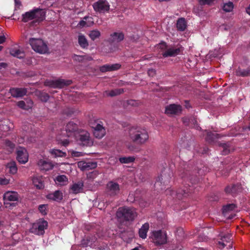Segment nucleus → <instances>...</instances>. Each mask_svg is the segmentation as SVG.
<instances>
[{
    "label": "nucleus",
    "instance_id": "1",
    "mask_svg": "<svg viewBox=\"0 0 250 250\" xmlns=\"http://www.w3.org/2000/svg\"><path fill=\"white\" fill-rule=\"evenodd\" d=\"M178 171L182 180L183 185L182 188L179 189L177 192V197L180 199L183 196H188V193L193 191L194 185L198 183V178L194 174L196 172L191 171L189 166L185 162Z\"/></svg>",
    "mask_w": 250,
    "mask_h": 250
},
{
    "label": "nucleus",
    "instance_id": "2",
    "mask_svg": "<svg viewBox=\"0 0 250 250\" xmlns=\"http://www.w3.org/2000/svg\"><path fill=\"white\" fill-rule=\"evenodd\" d=\"M131 141L139 146L144 145L148 140L149 135L146 129L140 126H133L128 130Z\"/></svg>",
    "mask_w": 250,
    "mask_h": 250
},
{
    "label": "nucleus",
    "instance_id": "3",
    "mask_svg": "<svg viewBox=\"0 0 250 250\" xmlns=\"http://www.w3.org/2000/svg\"><path fill=\"white\" fill-rule=\"evenodd\" d=\"M116 215L119 218L129 221L134 220L137 216V213L134 208L125 206L119 208Z\"/></svg>",
    "mask_w": 250,
    "mask_h": 250
},
{
    "label": "nucleus",
    "instance_id": "4",
    "mask_svg": "<svg viewBox=\"0 0 250 250\" xmlns=\"http://www.w3.org/2000/svg\"><path fill=\"white\" fill-rule=\"evenodd\" d=\"M28 42L32 48L37 53L43 54L46 53L48 48L46 43L40 38H30Z\"/></svg>",
    "mask_w": 250,
    "mask_h": 250
},
{
    "label": "nucleus",
    "instance_id": "5",
    "mask_svg": "<svg viewBox=\"0 0 250 250\" xmlns=\"http://www.w3.org/2000/svg\"><path fill=\"white\" fill-rule=\"evenodd\" d=\"M48 223L44 220H39L37 222L33 223L29 229L31 233L38 235L44 234V230L47 229Z\"/></svg>",
    "mask_w": 250,
    "mask_h": 250
},
{
    "label": "nucleus",
    "instance_id": "6",
    "mask_svg": "<svg viewBox=\"0 0 250 250\" xmlns=\"http://www.w3.org/2000/svg\"><path fill=\"white\" fill-rule=\"evenodd\" d=\"M151 237L156 246L164 245L167 241V233L161 230L153 231Z\"/></svg>",
    "mask_w": 250,
    "mask_h": 250
},
{
    "label": "nucleus",
    "instance_id": "7",
    "mask_svg": "<svg viewBox=\"0 0 250 250\" xmlns=\"http://www.w3.org/2000/svg\"><path fill=\"white\" fill-rule=\"evenodd\" d=\"M77 140L80 142L81 145L90 146L93 145V141L90 139L89 133L85 130H80L76 135Z\"/></svg>",
    "mask_w": 250,
    "mask_h": 250
},
{
    "label": "nucleus",
    "instance_id": "8",
    "mask_svg": "<svg viewBox=\"0 0 250 250\" xmlns=\"http://www.w3.org/2000/svg\"><path fill=\"white\" fill-rule=\"evenodd\" d=\"M171 177L169 174L163 172L159 176L154 184L155 188L157 190H164L166 188L165 186L167 185L170 181Z\"/></svg>",
    "mask_w": 250,
    "mask_h": 250
},
{
    "label": "nucleus",
    "instance_id": "9",
    "mask_svg": "<svg viewBox=\"0 0 250 250\" xmlns=\"http://www.w3.org/2000/svg\"><path fill=\"white\" fill-rule=\"evenodd\" d=\"M18 199L19 194L17 192L7 191L3 195L4 204L6 208L15 206V204L10 203L9 202L18 201Z\"/></svg>",
    "mask_w": 250,
    "mask_h": 250
},
{
    "label": "nucleus",
    "instance_id": "10",
    "mask_svg": "<svg viewBox=\"0 0 250 250\" xmlns=\"http://www.w3.org/2000/svg\"><path fill=\"white\" fill-rule=\"evenodd\" d=\"M92 6L95 12L100 13L108 12L110 8V5L106 0H98Z\"/></svg>",
    "mask_w": 250,
    "mask_h": 250
},
{
    "label": "nucleus",
    "instance_id": "11",
    "mask_svg": "<svg viewBox=\"0 0 250 250\" xmlns=\"http://www.w3.org/2000/svg\"><path fill=\"white\" fill-rule=\"evenodd\" d=\"M72 83L71 80H64L63 79H59L56 81H45L44 84L53 88H61L65 86L70 85Z\"/></svg>",
    "mask_w": 250,
    "mask_h": 250
},
{
    "label": "nucleus",
    "instance_id": "12",
    "mask_svg": "<svg viewBox=\"0 0 250 250\" xmlns=\"http://www.w3.org/2000/svg\"><path fill=\"white\" fill-rule=\"evenodd\" d=\"M78 130V125L73 121H70L65 125L64 134L68 137L76 136Z\"/></svg>",
    "mask_w": 250,
    "mask_h": 250
},
{
    "label": "nucleus",
    "instance_id": "13",
    "mask_svg": "<svg viewBox=\"0 0 250 250\" xmlns=\"http://www.w3.org/2000/svg\"><path fill=\"white\" fill-rule=\"evenodd\" d=\"M106 188L107 194L110 196L117 195L120 190L119 185L113 181H110L107 184Z\"/></svg>",
    "mask_w": 250,
    "mask_h": 250
},
{
    "label": "nucleus",
    "instance_id": "14",
    "mask_svg": "<svg viewBox=\"0 0 250 250\" xmlns=\"http://www.w3.org/2000/svg\"><path fill=\"white\" fill-rule=\"evenodd\" d=\"M17 160L21 164H25L28 161V154L26 150L22 147H19L17 150Z\"/></svg>",
    "mask_w": 250,
    "mask_h": 250
},
{
    "label": "nucleus",
    "instance_id": "15",
    "mask_svg": "<svg viewBox=\"0 0 250 250\" xmlns=\"http://www.w3.org/2000/svg\"><path fill=\"white\" fill-rule=\"evenodd\" d=\"M33 11L34 20L32 21L33 23H39L45 20L46 13L42 9L36 8L33 9Z\"/></svg>",
    "mask_w": 250,
    "mask_h": 250
},
{
    "label": "nucleus",
    "instance_id": "16",
    "mask_svg": "<svg viewBox=\"0 0 250 250\" xmlns=\"http://www.w3.org/2000/svg\"><path fill=\"white\" fill-rule=\"evenodd\" d=\"M183 51V47L181 46L177 47H169L163 53V56L165 58L174 57L180 54Z\"/></svg>",
    "mask_w": 250,
    "mask_h": 250
},
{
    "label": "nucleus",
    "instance_id": "17",
    "mask_svg": "<svg viewBox=\"0 0 250 250\" xmlns=\"http://www.w3.org/2000/svg\"><path fill=\"white\" fill-rule=\"evenodd\" d=\"M94 136L98 139H101L105 134V129L103 125L100 123H96L92 126Z\"/></svg>",
    "mask_w": 250,
    "mask_h": 250
},
{
    "label": "nucleus",
    "instance_id": "18",
    "mask_svg": "<svg viewBox=\"0 0 250 250\" xmlns=\"http://www.w3.org/2000/svg\"><path fill=\"white\" fill-rule=\"evenodd\" d=\"M125 39V34L123 32L117 31L111 33L107 41L110 43H119Z\"/></svg>",
    "mask_w": 250,
    "mask_h": 250
},
{
    "label": "nucleus",
    "instance_id": "19",
    "mask_svg": "<svg viewBox=\"0 0 250 250\" xmlns=\"http://www.w3.org/2000/svg\"><path fill=\"white\" fill-rule=\"evenodd\" d=\"M181 105L176 104H170L165 108V113L167 115H177L182 112Z\"/></svg>",
    "mask_w": 250,
    "mask_h": 250
},
{
    "label": "nucleus",
    "instance_id": "20",
    "mask_svg": "<svg viewBox=\"0 0 250 250\" xmlns=\"http://www.w3.org/2000/svg\"><path fill=\"white\" fill-rule=\"evenodd\" d=\"M9 92L14 98H21L26 95L27 93V89L26 88H10Z\"/></svg>",
    "mask_w": 250,
    "mask_h": 250
},
{
    "label": "nucleus",
    "instance_id": "21",
    "mask_svg": "<svg viewBox=\"0 0 250 250\" xmlns=\"http://www.w3.org/2000/svg\"><path fill=\"white\" fill-rule=\"evenodd\" d=\"M78 167L83 171L94 169L97 166L96 162L91 161H80L78 163Z\"/></svg>",
    "mask_w": 250,
    "mask_h": 250
},
{
    "label": "nucleus",
    "instance_id": "22",
    "mask_svg": "<svg viewBox=\"0 0 250 250\" xmlns=\"http://www.w3.org/2000/svg\"><path fill=\"white\" fill-rule=\"evenodd\" d=\"M237 76L246 77L250 76V64L247 68H245L243 64L239 66L235 71Z\"/></svg>",
    "mask_w": 250,
    "mask_h": 250
},
{
    "label": "nucleus",
    "instance_id": "23",
    "mask_svg": "<svg viewBox=\"0 0 250 250\" xmlns=\"http://www.w3.org/2000/svg\"><path fill=\"white\" fill-rule=\"evenodd\" d=\"M46 197L47 199L61 202L63 199L62 193L60 190H56L54 192L50 193L46 195Z\"/></svg>",
    "mask_w": 250,
    "mask_h": 250
},
{
    "label": "nucleus",
    "instance_id": "24",
    "mask_svg": "<svg viewBox=\"0 0 250 250\" xmlns=\"http://www.w3.org/2000/svg\"><path fill=\"white\" fill-rule=\"evenodd\" d=\"M241 185L239 183L236 184H231L228 186L225 189L226 193L231 194L232 195L236 194L241 190Z\"/></svg>",
    "mask_w": 250,
    "mask_h": 250
},
{
    "label": "nucleus",
    "instance_id": "25",
    "mask_svg": "<svg viewBox=\"0 0 250 250\" xmlns=\"http://www.w3.org/2000/svg\"><path fill=\"white\" fill-rule=\"evenodd\" d=\"M34 186L39 189H42L44 188V178L42 176H35L32 179Z\"/></svg>",
    "mask_w": 250,
    "mask_h": 250
},
{
    "label": "nucleus",
    "instance_id": "26",
    "mask_svg": "<svg viewBox=\"0 0 250 250\" xmlns=\"http://www.w3.org/2000/svg\"><path fill=\"white\" fill-rule=\"evenodd\" d=\"M38 165L42 171H48L53 168V165L51 162L42 159L39 161Z\"/></svg>",
    "mask_w": 250,
    "mask_h": 250
},
{
    "label": "nucleus",
    "instance_id": "27",
    "mask_svg": "<svg viewBox=\"0 0 250 250\" xmlns=\"http://www.w3.org/2000/svg\"><path fill=\"white\" fill-rule=\"evenodd\" d=\"M78 42L83 49H87L89 46L88 42L84 35L80 34L78 36Z\"/></svg>",
    "mask_w": 250,
    "mask_h": 250
},
{
    "label": "nucleus",
    "instance_id": "28",
    "mask_svg": "<svg viewBox=\"0 0 250 250\" xmlns=\"http://www.w3.org/2000/svg\"><path fill=\"white\" fill-rule=\"evenodd\" d=\"M231 237L232 236L229 234H226L223 235H222L221 239V241L218 242L219 248L221 249L224 248L226 246L225 242L230 243L231 240Z\"/></svg>",
    "mask_w": 250,
    "mask_h": 250
},
{
    "label": "nucleus",
    "instance_id": "29",
    "mask_svg": "<svg viewBox=\"0 0 250 250\" xmlns=\"http://www.w3.org/2000/svg\"><path fill=\"white\" fill-rule=\"evenodd\" d=\"M149 225L148 223H146L139 229V235L142 239H145L147 236V232L149 229Z\"/></svg>",
    "mask_w": 250,
    "mask_h": 250
},
{
    "label": "nucleus",
    "instance_id": "30",
    "mask_svg": "<svg viewBox=\"0 0 250 250\" xmlns=\"http://www.w3.org/2000/svg\"><path fill=\"white\" fill-rule=\"evenodd\" d=\"M83 183L82 182H79L74 183L71 187V189L73 193L77 194L82 192L83 190Z\"/></svg>",
    "mask_w": 250,
    "mask_h": 250
},
{
    "label": "nucleus",
    "instance_id": "31",
    "mask_svg": "<svg viewBox=\"0 0 250 250\" xmlns=\"http://www.w3.org/2000/svg\"><path fill=\"white\" fill-rule=\"evenodd\" d=\"M220 138V134L217 133H214L211 131H208L207 133L206 137V140L208 143L211 144L215 142V139Z\"/></svg>",
    "mask_w": 250,
    "mask_h": 250
},
{
    "label": "nucleus",
    "instance_id": "32",
    "mask_svg": "<svg viewBox=\"0 0 250 250\" xmlns=\"http://www.w3.org/2000/svg\"><path fill=\"white\" fill-rule=\"evenodd\" d=\"M177 30L180 31H184L187 28V22L184 18H179L176 23Z\"/></svg>",
    "mask_w": 250,
    "mask_h": 250
},
{
    "label": "nucleus",
    "instance_id": "33",
    "mask_svg": "<svg viewBox=\"0 0 250 250\" xmlns=\"http://www.w3.org/2000/svg\"><path fill=\"white\" fill-rule=\"evenodd\" d=\"M72 58L74 61L82 62H85V61H90L92 60L91 57L87 55L80 56L74 54Z\"/></svg>",
    "mask_w": 250,
    "mask_h": 250
},
{
    "label": "nucleus",
    "instance_id": "34",
    "mask_svg": "<svg viewBox=\"0 0 250 250\" xmlns=\"http://www.w3.org/2000/svg\"><path fill=\"white\" fill-rule=\"evenodd\" d=\"M10 54L12 56L19 59L23 58L24 56V53L23 51L15 47L10 49Z\"/></svg>",
    "mask_w": 250,
    "mask_h": 250
},
{
    "label": "nucleus",
    "instance_id": "35",
    "mask_svg": "<svg viewBox=\"0 0 250 250\" xmlns=\"http://www.w3.org/2000/svg\"><path fill=\"white\" fill-rule=\"evenodd\" d=\"M33 20H34V13L33 9L22 14L21 21L22 22H27L29 21Z\"/></svg>",
    "mask_w": 250,
    "mask_h": 250
},
{
    "label": "nucleus",
    "instance_id": "36",
    "mask_svg": "<svg viewBox=\"0 0 250 250\" xmlns=\"http://www.w3.org/2000/svg\"><path fill=\"white\" fill-rule=\"evenodd\" d=\"M50 153L55 157H63L66 156V153L62 150L57 149H52L50 150Z\"/></svg>",
    "mask_w": 250,
    "mask_h": 250
},
{
    "label": "nucleus",
    "instance_id": "37",
    "mask_svg": "<svg viewBox=\"0 0 250 250\" xmlns=\"http://www.w3.org/2000/svg\"><path fill=\"white\" fill-rule=\"evenodd\" d=\"M7 167L9 169V171L12 174H15L17 172L18 168L15 162L8 163Z\"/></svg>",
    "mask_w": 250,
    "mask_h": 250
},
{
    "label": "nucleus",
    "instance_id": "38",
    "mask_svg": "<svg viewBox=\"0 0 250 250\" xmlns=\"http://www.w3.org/2000/svg\"><path fill=\"white\" fill-rule=\"evenodd\" d=\"M218 146L223 148L222 154L226 155L228 154L230 151L229 149V145L227 143H218Z\"/></svg>",
    "mask_w": 250,
    "mask_h": 250
},
{
    "label": "nucleus",
    "instance_id": "39",
    "mask_svg": "<svg viewBox=\"0 0 250 250\" xmlns=\"http://www.w3.org/2000/svg\"><path fill=\"white\" fill-rule=\"evenodd\" d=\"M236 208V206L234 204H229L225 205L222 208V213L224 215L227 212L233 210Z\"/></svg>",
    "mask_w": 250,
    "mask_h": 250
},
{
    "label": "nucleus",
    "instance_id": "40",
    "mask_svg": "<svg viewBox=\"0 0 250 250\" xmlns=\"http://www.w3.org/2000/svg\"><path fill=\"white\" fill-rule=\"evenodd\" d=\"M135 160L134 157H123L119 158V161L122 164H129L134 162Z\"/></svg>",
    "mask_w": 250,
    "mask_h": 250
},
{
    "label": "nucleus",
    "instance_id": "41",
    "mask_svg": "<svg viewBox=\"0 0 250 250\" xmlns=\"http://www.w3.org/2000/svg\"><path fill=\"white\" fill-rule=\"evenodd\" d=\"M88 35L91 40L94 41L100 37L101 33L98 30H93L89 32Z\"/></svg>",
    "mask_w": 250,
    "mask_h": 250
},
{
    "label": "nucleus",
    "instance_id": "42",
    "mask_svg": "<svg viewBox=\"0 0 250 250\" xmlns=\"http://www.w3.org/2000/svg\"><path fill=\"white\" fill-rule=\"evenodd\" d=\"M38 96L40 100L43 102H46L50 97L48 93L42 91L39 92Z\"/></svg>",
    "mask_w": 250,
    "mask_h": 250
},
{
    "label": "nucleus",
    "instance_id": "43",
    "mask_svg": "<svg viewBox=\"0 0 250 250\" xmlns=\"http://www.w3.org/2000/svg\"><path fill=\"white\" fill-rule=\"evenodd\" d=\"M233 4L232 2H228L224 3L223 6V9L226 12H231L233 9Z\"/></svg>",
    "mask_w": 250,
    "mask_h": 250
},
{
    "label": "nucleus",
    "instance_id": "44",
    "mask_svg": "<svg viewBox=\"0 0 250 250\" xmlns=\"http://www.w3.org/2000/svg\"><path fill=\"white\" fill-rule=\"evenodd\" d=\"M123 91L122 89H114L109 91H106V95L110 97H114L120 94Z\"/></svg>",
    "mask_w": 250,
    "mask_h": 250
},
{
    "label": "nucleus",
    "instance_id": "45",
    "mask_svg": "<svg viewBox=\"0 0 250 250\" xmlns=\"http://www.w3.org/2000/svg\"><path fill=\"white\" fill-rule=\"evenodd\" d=\"M183 123L186 125H189V123L192 124H196L197 123V121L194 118H192L191 119H188L187 117H185L182 119Z\"/></svg>",
    "mask_w": 250,
    "mask_h": 250
},
{
    "label": "nucleus",
    "instance_id": "46",
    "mask_svg": "<svg viewBox=\"0 0 250 250\" xmlns=\"http://www.w3.org/2000/svg\"><path fill=\"white\" fill-rule=\"evenodd\" d=\"M47 205L42 204L39 206L38 209L39 211L43 215L47 214L46 208Z\"/></svg>",
    "mask_w": 250,
    "mask_h": 250
},
{
    "label": "nucleus",
    "instance_id": "47",
    "mask_svg": "<svg viewBox=\"0 0 250 250\" xmlns=\"http://www.w3.org/2000/svg\"><path fill=\"white\" fill-rule=\"evenodd\" d=\"M100 70L102 72H106L107 71H111L110 68V64H106L101 66L100 67Z\"/></svg>",
    "mask_w": 250,
    "mask_h": 250
},
{
    "label": "nucleus",
    "instance_id": "48",
    "mask_svg": "<svg viewBox=\"0 0 250 250\" xmlns=\"http://www.w3.org/2000/svg\"><path fill=\"white\" fill-rule=\"evenodd\" d=\"M121 67V65L120 63L110 64V68L111 71H116L119 70Z\"/></svg>",
    "mask_w": 250,
    "mask_h": 250
},
{
    "label": "nucleus",
    "instance_id": "49",
    "mask_svg": "<svg viewBox=\"0 0 250 250\" xmlns=\"http://www.w3.org/2000/svg\"><path fill=\"white\" fill-rule=\"evenodd\" d=\"M5 145L6 146L9 148L11 150H13L15 146V144L9 140H6L5 141Z\"/></svg>",
    "mask_w": 250,
    "mask_h": 250
},
{
    "label": "nucleus",
    "instance_id": "50",
    "mask_svg": "<svg viewBox=\"0 0 250 250\" xmlns=\"http://www.w3.org/2000/svg\"><path fill=\"white\" fill-rule=\"evenodd\" d=\"M56 180L59 183L66 182L67 178L66 176L64 175H59L56 177Z\"/></svg>",
    "mask_w": 250,
    "mask_h": 250
},
{
    "label": "nucleus",
    "instance_id": "51",
    "mask_svg": "<svg viewBox=\"0 0 250 250\" xmlns=\"http://www.w3.org/2000/svg\"><path fill=\"white\" fill-rule=\"evenodd\" d=\"M83 19L86 21L87 26H90L94 23L93 19L91 17L85 16L83 18Z\"/></svg>",
    "mask_w": 250,
    "mask_h": 250
},
{
    "label": "nucleus",
    "instance_id": "52",
    "mask_svg": "<svg viewBox=\"0 0 250 250\" xmlns=\"http://www.w3.org/2000/svg\"><path fill=\"white\" fill-rule=\"evenodd\" d=\"M18 106L22 109H27L28 108L25 104V103L23 101H20L17 104Z\"/></svg>",
    "mask_w": 250,
    "mask_h": 250
},
{
    "label": "nucleus",
    "instance_id": "53",
    "mask_svg": "<svg viewBox=\"0 0 250 250\" xmlns=\"http://www.w3.org/2000/svg\"><path fill=\"white\" fill-rule=\"evenodd\" d=\"M214 0H199L200 3L203 5L211 4Z\"/></svg>",
    "mask_w": 250,
    "mask_h": 250
},
{
    "label": "nucleus",
    "instance_id": "54",
    "mask_svg": "<svg viewBox=\"0 0 250 250\" xmlns=\"http://www.w3.org/2000/svg\"><path fill=\"white\" fill-rule=\"evenodd\" d=\"M128 148L130 151H133L135 152H138L139 151V148L135 146L134 145H130L128 146Z\"/></svg>",
    "mask_w": 250,
    "mask_h": 250
},
{
    "label": "nucleus",
    "instance_id": "55",
    "mask_svg": "<svg viewBox=\"0 0 250 250\" xmlns=\"http://www.w3.org/2000/svg\"><path fill=\"white\" fill-rule=\"evenodd\" d=\"M9 183V180L6 179L5 178L0 177V185H7Z\"/></svg>",
    "mask_w": 250,
    "mask_h": 250
},
{
    "label": "nucleus",
    "instance_id": "56",
    "mask_svg": "<svg viewBox=\"0 0 250 250\" xmlns=\"http://www.w3.org/2000/svg\"><path fill=\"white\" fill-rule=\"evenodd\" d=\"M147 74L149 77H153L156 75V70L154 69H149Z\"/></svg>",
    "mask_w": 250,
    "mask_h": 250
},
{
    "label": "nucleus",
    "instance_id": "57",
    "mask_svg": "<svg viewBox=\"0 0 250 250\" xmlns=\"http://www.w3.org/2000/svg\"><path fill=\"white\" fill-rule=\"evenodd\" d=\"M71 155L74 157H78L83 155L82 153L78 151H72L71 152Z\"/></svg>",
    "mask_w": 250,
    "mask_h": 250
},
{
    "label": "nucleus",
    "instance_id": "58",
    "mask_svg": "<svg viewBox=\"0 0 250 250\" xmlns=\"http://www.w3.org/2000/svg\"><path fill=\"white\" fill-rule=\"evenodd\" d=\"M127 103L129 105H131L132 106H137L138 104L137 102L133 100L128 101Z\"/></svg>",
    "mask_w": 250,
    "mask_h": 250
},
{
    "label": "nucleus",
    "instance_id": "59",
    "mask_svg": "<svg viewBox=\"0 0 250 250\" xmlns=\"http://www.w3.org/2000/svg\"><path fill=\"white\" fill-rule=\"evenodd\" d=\"M69 144V141L68 139L63 140V141H62L61 142V144L64 146H67Z\"/></svg>",
    "mask_w": 250,
    "mask_h": 250
},
{
    "label": "nucleus",
    "instance_id": "60",
    "mask_svg": "<svg viewBox=\"0 0 250 250\" xmlns=\"http://www.w3.org/2000/svg\"><path fill=\"white\" fill-rule=\"evenodd\" d=\"M87 24L86 21L84 20H82L79 23H78V25L80 27H84L85 26H87Z\"/></svg>",
    "mask_w": 250,
    "mask_h": 250
},
{
    "label": "nucleus",
    "instance_id": "61",
    "mask_svg": "<svg viewBox=\"0 0 250 250\" xmlns=\"http://www.w3.org/2000/svg\"><path fill=\"white\" fill-rule=\"evenodd\" d=\"M5 39L4 35H0V44L3 43L5 41Z\"/></svg>",
    "mask_w": 250,
    "mask_h": 250
},
{
    "label": "nucleus",
    "instance_id": "62",
    "mask_svg": "<svg viewBox=\"0 0 250 250\" xmlns=\"http://www.w3.org/2000/svg\"><path fill=\"white\" fill-rule=\"evenodd\" d=\"M7 66V63L5 62H0V69H1L2 68H6Z\"/></svg>",
    "mask_w": 250,
    "mask_h": 250
},
{
    "label": "nucleus",
    "instance_id": "63",
    "mask_svg": "<svg viewBox=\"0 0 250 250\" xmlns=\"http://www.w3.org/2000/svg\"><path fill=\"white\" fill-rule=\"evenodd\" d=\"M246 12L250 15V4L248 6V7L246 9Z\"/></svg>",
    "mask_w": 250,
    "mask_h": 250
},
{
    "label": "nucleus",
    "instance_id": "64",
    "mask_svg": "<svg viewBox=\"0 0 250 250\" xmlns=\"http://www.w3.org/2000/svg\"><path fill=\"white\" fill-rule=\"evenodd\" d=\"M139 250V248H138V247H136V248H135L133 249H132V250Z\"/></svg>",
    "mask_w": 250,
    "mask_h": 250
}]
</instances>
